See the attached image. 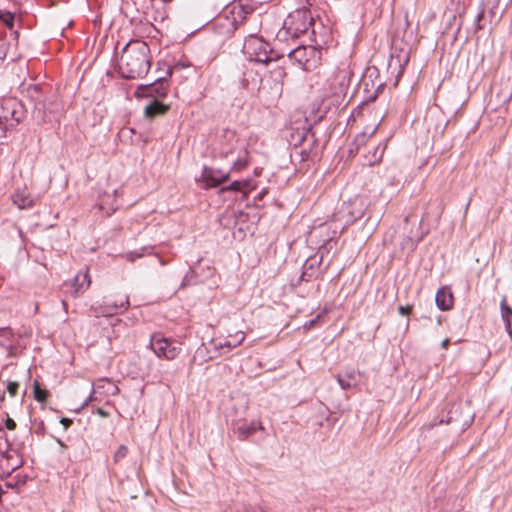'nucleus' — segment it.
Returning a JSON list of instances; mask_svg holds the SVG:
<instances>
[{
    "mask_svg": "<svg viewBox=\"0 0 512 512\" xmlns=\"http://www.w3.org/2000/svg\"><path fill=\"white\" fill-rule=\"evenodd\" d=\"M150 67V49L146 42L134 40L124 46L119 60V70L124 78H141L148 73Z\"/></svg>",
    "mask_w": 512,
    "mask_h": 512,
    "instance_id": "f257e3e1",
    "label": "nucleus"
},
{
    "mask_svg": "<svg viewBox=\"0 0 512 512\" xmlns=\"http://www.w3.org/2000/svg\"><path fill=\"white\" fill-rule=\"evenodd\" d=\"M222 141L218 148L219 156L228 159L234 170L241 171L246 168L250 163V156L245 141L239 139L231 130L223 132Z\"/></svg>",
    "mask_w": 512,
    "mask_h": 512,
    "instance_id": "f03ea898",
    "label": "nucleus"
},
{
    "mask_svg": "<svg viewBox=\"0 0 512 512\" xmlns=\"http://www.w3.org/2000/svg\"><path fill=\"white\" fill-rule=\"evenodd\" d=\"M272 67L268 71V75L262 79L259 75L258 71H253V69H247L244 72V77L242 79V85L246 89H259L261 85L264 83L270 89L275 90L276 92H280L282 90V86L284 83V79L286 77V71L284 67L280 66L277 63L276 59H273L271 63Z\"/></svg>",
    "mask_w": 512,
    "mask_h": 512,
    "instance_id": "7ed1b4c3",
    "label": "nucleus"
},
{
    "mask_svg": "<svg viewBox=\"0 0 512 512\" xmlns=\"http://www.w3.org/2000/svg\"><path fill=\"white\" fill-rule=\"evenodd\" d=\"M313 25V18L307 9H296L284 20L283 27L278 31L279 40L298 38L306 34Z\"/></svg>",
    "mask_w": 512,
    "mask_h": 512,
    "instance_id": "20e7f679",
    "label": "nucleus"
},
{
    "mask_svg": "<svg viewBox=\"0 0 512 512\" xmlns=\"http://www.w3.org/2000/svg\"><path fill=\"white\" fill-rule=\"evenodd\" d=\"M242 50L250 62L267 65L273 62L274 58L270 56L272 53L270 44L257 36L250 35L246 38Z\"/></svg>",
    "mask_w": 512,
    "mask_h": 512,
    "instance_id": "39448f33",
    "label": "nucleus"
},
{
    "mask_svg": "<svg viewBox=\"0 0 512 512\" xmlns=\"http://www.w3.org/2000/svg\"><path fill=\"white\" fill-rule=\"evenodd\" d=\"M249 11L240 3H233L230 10L224 16L216 19L215 25L219 33L229 36L235 32L240 24L246 19Z\"/></svg>",
    "mask_w": 512,
    "mask_h": 512,
    "instance_id": "423d86ee",
    "label": "nucleus"
},
{
    "mask_svg": "<svg viewBox=\"0 0 512 512\" xmlns=\"http://www.w3.org/2000/svg\"><path fill=\"white\" fill-rule=\"evenodd\" d=\"M349 78L350 72L347 69H341L330 77L327 80L330 88L325 92V98L331 99L334 105H342L346 101Z\"/></svg>",
    "mask_w": 512,
    "mask_h": 512,
    "instance_id": "0eeeda50",
    "label": "nucleus"
},
{
    "mask_svg": "<svg viewBox=\"0 0 512 512\" xmlns=\"http://www.w3.org/2000/svg\"><path fill=\"white\" fill-rule=\"evenodd\" d=\"M289 58L303 70L310 71L320 64L321 51L313 46H298L290 51Z\"/></svg>",
    "mask_w": 512,
    "mask_h": 512,
    "instance_id": "6e6552de",
    "label": "nucleus"
},
{
    "mask_svg": "<svg viewBox=\"0 0 512 512\" xmlns=\"http://www.w3.org/2000/svg\"><path fill=\"white\" fill-rule=\"evenodd\" d=\"M150 347L159 358L174 360L181 352V348L171 343L160 334H153L150 339Z\"/></svg>",
    "mask_w": 512,
    "mask_h": 512,
    "instance_id": "1a4fd4ad",
    "label": "nucleus"
},
{
    "mask_svg": "<svg viewBox=\"0 0 512 512\" xmlns=\"http://www.w3.org/2000/svg\"><path fill=\"white\" fill-rule=\"evenodd\" d=\"M22 116L20 104L13 98L0 101V118L13 127L20 122Z\"/></svg>",
    "mask_w": 512,
    "mask_h": 512,
    "instance_id": "9d476101",
    "label": "nucleus"
},
{
    "mask_svg": "<svg viewBox=\"0 0 512 512\" xmlns=\"http://www.w3.org/2000/svg\"><path fill=\"white\" fill-rule=\"evenodd\" d=\"M245 339V334L242 331H237L233 335H229L226 338L214 337L210 341L211 348L218 353L223 355L230 352L233 348L242 344Z\"/></svg>",
    "mask_w": 512,
    "mask_h": 512,
    "instance_id": "9b49d317",
    "label": "nucleus"
},
{
    "mask_svg": "<svg viewBox=\"0 0 512 512\" xmlns=\"http://www.w3.org/2000/svg\"><path fill=\"white\" fill-rule=\"evenodd\" d=\"M336 231H330L329 227L321 224L309 233V241L318 246L319 249L329 251L333 248L334 236Z\"/></svg>",
    "mask_w": 512,
    "mask_h": 512,
    "instance_id": "f8f14e48",
    "label": "nucleus"
},
{
    "mask_svg": "<svg viewBox=\"0 0 512 512\" xmlns=\"http://www.w3.org/2000/svg\"><path fill=\"white\" fill-rule=\"evenodd\" d=\"M230 171L204 167L201 174V180L205 183L207 188L217 187L229 178Z\"/></svg>",
    "mask_w": 512,
    "mask_h": 512,
    "instance_id": "ddd939ff",
    "label": "nucleus"
},
{
    "mask_svg": "<svg viewBox=\"0 0 512 512\" xmlns=\"http://www.w3.org/2000/svg\"><path fill=\"white\" fill-rule=\"evenodd\" d=\"M19 337L10 327L0 328V346L5 349L8 357H14L19 352Z\"/></svg>",
    "mask_w": 512,
    "mask_h": 512,
    "instance_id": "4468645a",
    "label": "nucleus"
},
{
    "mask_svg": "<svg viewBox=\"0 0 512 512\" xmlns=\"http://www.w3.org/2000/svg\"><path fill=\"white\" fill-rule=\"evenodd\" d=\"M363 377V372L354 368H348L342 373L337 374L336 380L343 390H349L359 386Z\"/></svg>",
    "mask_w": 512,
    "mask_h": 512,
    "instance_id": "2eb2a0df",
    "label": "nucleus"
},
{
    "mask_svg": "<svg viewBox=\"0 0 512 512\" xmlns=\"http://www.w3.org/2000/svg\"><path fill=\"white\" fill-rule=\"evenodd\" d=\"M91 284V278L89 276V271L86 268L84 271L78 272L72 280L71 286L73 288L72 295L77 297L78 295L84 293Z\"/></svg>",
    "mask_w": 512,
    "mask_h": 512,
    "instance_id": "dca6fc26",
    "label": "nucleus"
},
{
    "mask_svg": "<svg viewBox=\"0 0 512 512\" xmlns=\"http://www.w3.org/2000/svg\"><path fill=\"white\" fill-rule=\"evenodd\" d=\"M435 303L441 311L450 310L453 307L454 297L450 287L443 286L438 289L435 296Z\"/></svg>",
    "mask_w": 512,
    "mask_h": 512,
    "instance_id": "f3484780",
    "label": "nucleus"
},
{
    "mask_svg": "<svg viewBox=\"0 0 512 512\" xmlns=\"http://www.w3.org/2000/svg\"><path fill=\"white\" fill-rule=\"evenodd\" d=\"M313 142V135H311L309 132H306L301 136L299 142L294 143L292 155L299 156L301 161L307 160L310 156V150L304 147V145L307 144V146L310 147Z\"/></svg>",
    "mask_w": 512,
    "mask_h": 512,
    "instance_id": "a211bd4d",
    "label": "nucleus"
},
{
    "mask_svg": "<svg viewBox=\"0 0 512 512\" xmlns=\"http://www.w3.org/2000/svg\"><path fill=\"white\" fill-rule=\"evenodd\" d=\"M143 94L151 97H165L168 91V84L163 78L142 87Z\"/></svg>",
    "mask_w": 512,
    "mask_h": 512,
    "instance_id": "6ab92c4d",
    "label": "nucleus"
},
{
    "mask_svg": "<svg viewBox=\"0 0 512 512\" xmlns=\"http://www.w3.org/2000/svg\"><path fill=\"white\" fill-rule=\"evenodd\" d=\"M129 298L128 296H123L119 301H105L104 305L101 307V314L103 316H112L117 314L120 310H126L129 307Z\"/></svg>",
    "mask_w": 512,
    "mask_h": 512,
    "instance_id": "aec40b11",
    "label": "nucleus"
},
{
    "mask_svg": "<svg viewBox=\"0 0 512 512\" xmlns=\"http://www.w3.org/2000/svg\"><path fill=\"white\" fill-rule=\"evenodd\" d=\"M117 190L113 191V194L110 195L108 193H104L97 204L100 211L104 213V215L109 216L113 212H115L118 208L117 200H116Z\"/></svg>",
    "mask_w": 512,
    "mask_h": 512,
    "instance_id": "412c9836",
    "label": "nucleus"
},
{
    "mask_svg": "<svg viewBox=\"0 0 512 512\" xmlns=\"http://www.w3.org/2000/svg\"><path fill=\"white\" fill-rule=\"evenodd\" d=\"M369 145L371 147V150H369L368 154L364 156L365 164L368 166H373L382 160V157L386 149V144L380 142L378 144L370 143Z\"/></svg>",
    "mask_w": 512,
    "mask_h": 512,
    "instance_id": "4be33fe9",
    "label": "nucleus"
},
{
    "mask_svg": "<svg viewBox=\"0 0 512 512\" xmlns=\"http://www.w3.org/2000/svg\"><path fill=\"white\" fill-rule=\"evenodd\" d=\"M264 430V427L260 421H252L249 424H242L235 429V433L240 440H246L248 437L253 435L256 431Z\"/></svg>",
    "mask_w": 512,
    "mask_h": 512,
    "instance_id": "5701e85b",
    "label": "nucleus"
},
{
    "mask_svg": "<svg viewBox=\"0 0 512 512\" xmlns=\"http://www.w3.org/2000/svg\"><path fill=\"white\" fill-rule=\"evenodd\" d=\"M13 203L19 208V209H26L33 206L34 202L30 194L27 192V190L24 189H18L15 191L12 197Z\"/></svg>",
    "mask_w": 512,
    "mask_h": 512,
    "instance_id": "b1692460",
    "label": "nucleus"
},
{
    "mask_svg": "<svg viewBox=\"0 0 512 512\" xmlns=\"http://www.w3.org/2000/svg\"><path fill=\"white\" fill-rule=\"evenodd\" d=\"M500 311H501V318L504 322L505 331L511 337L512 336V324H511L512 308L510 306H508L505 296L502 298V300L500 302Z\"/></svg>",
    "mask_w": 512,
    "mask_h": 512,
    "instance_id": "393cba45",
    "label": "nucleus"
},
{
    "mask_svg": "<svg viewBox=\"0 0 512 512\" xmlns=\"http://www.w3.org/2000/svg\"><path fill=\"white\" fill-rule=\"evenodd\" d=\"M93 393L103 392L108 395H116L119 392L118 386L109 379H100L96 386H93Z\"/></svg>",
    "mask_w": 512,
    "mask_h": 512,
    "instance_id": "a878e982",
    "label": "nucleus"
},
{
    "mask_svg": "<svg viewBox=\"0 0 512 512\" xmlns=\"http://www.w3.org/2000/svg\"><path fill=\"white\" fill-rule=\"evenodd\" d=\"M374 132H375V129L372 130L369 134L366 132H362V133L358 134L350 146V150H349L350 153L351 154L357 153L361 147L367 145L371 136L374 134Z\"/></svg>",
    "mask_w": 512,
    "mask_h": 512,
    "instance_id": "bb28decb",
    "label": "nucleus"
},
{
    "mask_svg": "<svg viewBox=\"0 0 512 512\" xmlns=\"http://www.w3.org/2000/svg\"><path fill=\"white\" fill-rule=\"evenodd\" d=\"M167 110L168 106L157 100H154L145 107V115L147 117H154L156 115L164 114Z\"/></svg>",
    "mask_w": 512,
    "mask_h": 512,
    "instance_id": "cd10ccee",
    "label": "nucleus"
},
{
    "mask_svg": "<svg viewBox=\"0 0 512 512\" xmlns=\"http://www.w3.org/2000/svg\"><path fill=\"white\" fill-rule=\"evenodd\" d=\"M34 398L38 401V402H44L46 401L49 393L47 390L45 389H41L40 386H39V383L37 381L34 382Z\"/></svg>",
    "mask_w": 512,
    "mask_h": 512,
    "instance_id": "c85d7f7f",
    "label": "nucleus"
},
{
    "mask_svg": "<svg viewBox=\"0 0 512 512\" xmlns=\"http://www.w3.org/2000/svg\"><path fill=\"white\" fill-rule=\"evenodd\" d=\"M489 5H490V0H487L486 3H482L481 8L476 15L475 21H476L477 29L483 28V26L480 24V22H481V20L485 19V9H486V6H489Z\"/></svg>",
    "mask_w": 512,
    "mask_h": 512,
    "instance_id": "c756f323",
    "label": "nucleus"
},
{
    "mask_svg": "<svg viewBox=\"0 0 512 512\" xmlns=\"http://www.w3.org/2000/svg\"><path fill=\"white\" fill-rule=\"evenodd\" d=\"M128 454V448L126 445H120L116 452L114 453V462L118 463L122 459H124Z\"/></svg>",
    "mask_w": 512,
    "mask_h": 512,
    "instance_id": "7c9ffc66",
    "label": "nucleus"
},
{
    "mask_svg": "<svg viewBox=\"0 0 512 512\" xmlns=\"http://www.w3.org/2000/svg\"><path fill=\"white\" fill-rule=\"evenodd\" d=\"M248 185V181H233L229 186L224 188L223 190H229V191H240L244 186Z\"/></svg>",
    "mask_w": 512,
    "mask_h": 512,
    "instance_id": "2f4dec72",
    "label": "nucleus"
},
{
    "mask_svg": "<svg viewBox=\"0 0 512 512\" xmlns=\"http://www.w3.org/2000/svg\"><path fill=\"white\" fill-rule=\"evenodd\" d=\"M19 388V383L16 381H10L7 383V391L10 394V396L14 397L16 396Z\"/></svg>",
    "mask_w": 512,
    "mask_h": 512,
    "instance_id": "473e14b6",
    "label": "nucleus"
},
{
    "mask_svg": "<svg viewBox=\"0 0 512 512\" xmlns=\"http://www.w3.org/2000/svg\"><path fill=\"white\" fill-rule=\"evenodd\" d=\"M320 318H321V315H320V314H318V315H316V317H315V318L311 319L310 321H307V322L303 325L304 330L308 331V330H310L311 328H313V327L316 325V323H318V321L320 320Z\"/></svg>",
    "mask_w": 512,
    "mask_h": 512,
    "instance_id": "72a5a7b5",
    "label": "nucleus"
},
{
    "mask_svg": "<svg viewBox=\"0 0 512 512\" xmlns=\"http://www.w3.org/2000/svg\"><path fill=\"white\" fill-rule=\"evenodd\" d=\"M2 22H4L8 27L11 28L14 24V16L10 12H8L7 14H3Z\"/></svg>",
    "mask_w": 512,
    "mask_h": 512,
    "instance_id": "f704fd0d",
    "label": "nucleus"
},
{
    "mask_svg": "<svg viewBox=\"0 0 512 512\" xmlns=\"http://www.w3.org/2000/svg\"><path fill=\"white\" fill-rule=\"evenodd\" d=\"M5 426L8 430H15L16 428V423L15 421L10 418V417H7L6 420H5Z\"/></svg>",
    "mask_w": 512,
    "mask_h": 512,
    "instance_id": "c9c22d12",
    "label": "nucleus"
},
{
    "mask_svg": "<svg viewBox=\"0 0 512 512\" xmlns=\"http://www.w3.org/2000/svg\"><path fill=\"white\" fill-rule=\"evenodd\" d=\"M8 128V124L4 123V121L0 118V138L5 135Z\"/></svg>",
    "mask_w": 512,
    "mask_h": 512,
    "instance_id": "e433bc0d",
    "label": "nucleus"
},
{
    "mask_svg": "<svg viewBox=\"0 0 512 512\" xmlns=\"http://www.w3.org/2000/svg\"><path fill=\"white\" fill-rule=\"evenodd\" d=\"M411 310H412V307L409 306V305H407V306H400L398 308V311H399V313L401 315H408V314H410Z\"/></svg>",
    "mask_w": 512,
    "mask_h": 512,
    "instance_id": "4c0bfd02",
    "label": "nucleus"
},
{
    "mask_svg": "<svg viewBox=\"0 0 512 512\" xmlns=\"http://www.w3.org/2000/svg\"><path fill=\"white\" fill-rule=\"evenodd\" d=\"M60 423L64 426L65 429H68L72 424V420L69 418H61Z\"/></svg>",
    "mask_w": 512,
    "mask_h": 512,
    "instance_id": "58836bf2",
    "label": "nucleus"
},
{
    "mask_svg": "<svg viewBox=\"0 0 512 512\" xmlns=\"http://www.w3.org/2000/svg\"><path fill=\"white\" fill-rule=\"evenodd\" d=\"M94 394L95 393H93V390H92L90 395L84 400V402H83V404L81 406L82 409L85 408L86 406H88V404L93 400V395Z\"/></svg>",
    "mask_w": 512,
    "mask_h": 512,
    "instance_id": "ea45409f",
    "label": "nucleus"
},
{
    "mask_svg": "<svg viewBox=\"0 0 512 512\" xmlns=\"http://www.w3.org/2000/svg\"><path fill=\"white\" fill-rule=\"evenodd\" d=\"M488 7L490 8V21H492L494 19L493 8H497V4L490 0V5Z\"/></svg>",
    "mask_w": 512,
    "mask_h": 512,
    "instance_id": "a19ab883",
    "label": "nucleus"
},
{
    "mask_svg": "<svg viewBox=\"0 0 512 512\" xmlns=\"http://www.w3.org/2000/svg\"><path fill=\"white\" fill-rule=\"evenodd\" d=\"M267 194V189H262L258 195L255 197L257 200H262L264 196Z\"/></svg>",
    "mask_w": 512,
    "mask_h": 512,
    "instance_id": "79ce46f5",
    "label": "nucleus"
},
{
    "mask_svg": "<svg viewBox=\"0 0 512 512\" xmlns=\"http://www.w3.org/2000/svg\"><path fill=\"white\" fill-rule=\"evenodd\" d=\"M97 414L100 415L101 417H108V412H106L105 410H103L102 408H98L96 410Z\"/></svg>",
    "mask_w": 512,
    "mask_h": 512,
    "instance_id": "37998d69",
    "label": "nucleus"
},
{
    "mask_svg": "<svg viewBox=\"0 0 512 512\" xmlns=\"http://www.w3.org/2000/svg\"><path fill=\"white\" fill-rule=\"evenodd\" d=\"M449 343H450V340L448 338L444 339L442 342H441V347L443 349H447L448 346H449Z\"/></svg>",
    "mask_w": 512,
    "mask_h": 512,
    "instance_id": "c03bdc74",
    "label": "nucleus"
},
{
    "mask_svg": "<svg viewBox=\"0 0 512 512\" xmlns=\"http://www.w3.org/2000/svg\"><path fill=\"white\" fill-rule=\"evenodd\" d=\"M512 99V89L504 97V102H509Z\"/></svg>",
    "mask_w": 512,
    "mask_h": 512,
    "instance_id": "a18cd8bd",
    "label": "nucleus"
},
{
    "mask_svg": "<svg viewBox=\"0 0 512 512\" xmlns=\"http://www.w3.org/2000/svg\"><path fill=\"white\" fill-rule=\"evenodd\" d=\"M442 212H443V207L439 206L438 207V213H437V219H436L437 221L440 219V216H441Z\"/></svg>",
    "mask_w": 512,
    "mask_h": 512,
    "instance_id": "49530a36",
    "label": "nucleus"
},
{
    "mask_svg": "<svg viewBox=\"0 0 512 512\" xmlns=\"http://www.w3.org/2000/svg\"><path fill=\"white\" fill-rule=\"evenodd\" d=\"M127 258H128L129 260H134V257H133V254H132V253H129V254L127 255Z\"/></svg>",
    "mask_w": 512,
    "mask_h": 512,
    "instance_id": "de8ad7c7",
    "label": "nucleus"
},
{
    "mask_svg": "<svg viewBox=\"0 0 512 512\" xmlns=\"http://www.w3.org/2000/svg\"><path fill=\"white\" fill-rule=\"evenodd\" d=\"M8 12H2L0 11V20L2 21L3 20V14H7Z\"/></svg>",
    "mask_w": 512,
    "mask_h": 512,
    "instance_id": "09e8293b",
    "label": "nucleus"
},
{
    "mask_svg": "<svg viewBox=\"0 0 512 512\" xmlns=\"http://www.w3.org/2000/svg\"><path fill=\"white\" fill-rule=\"evenodd\" d=\"M62 305L64 306V308H67V303L65 300L62 301Z\"/></svg>",
    "mask_w": 512,
    "mask_h": 512,
    "instance_id": "8fccbe9b",
    "label": "nucleus"
},
{
    "mask_svg": "<svg viewBox=\"0 0 512 512\" xmlns=\"http://www.w3.org/2000/svg\"><path fill=\"white\" fill-rule=\"evenodd\" d=\"M470 201H471V199L467 202V205H466V209H465V210H467V209H468V207H469V205H470Z\"/></svg>",
    "mask_w": 512,
    "mask_h": 512,
    "instance_id": "3c124183",
    "label": "nucleus"
},
{
    "mask_svg": "<svg viewBox=\"0 0 512 512\" xmlns=\"http://www.w3.org/2000/svg\"><path fill=\"white\" fill-rule=\"evenodd\" d=\"M451 421H452V418L450 417V418H448V420L446 421V423L448 424V423H450Z\"/></svg>",
    "mask_w": 512,
    "mask_h": 512,
    "instance_id": "603ef678",
    "label": "nucleus"
},
{
    "mask_svg": "<svg viewBox=\"0 0 512 512\" xmlns=\"http://www.w3.org/2000/svg\"><path fill=\"white\" fill-rule=\"evenodd\" d=\"M434 426H435V424H430L428 428H429V429H431V428H433Z\"/></svg>",
    "mask_w": 512,
    "mask_h": 512,
    "instance_id": "864d4df0",
    "label": "nucleus"
},
{
    "mask_svg": "<svg viewBox=\"0 0 512 512\" xmlns=\"http://www.w3.org/2000/svg\"><path fill=\"white\" fill-rule=\"evenodd\" d=\"M185 285H186V283L183 281V282L181 283V287H185Z\"/></svg>",
    "mask_w": 512,
    "mask_h": 512,
    "instance_id": "5fc2aeb1",
    "label": "nucleus"
}]
</instances>
